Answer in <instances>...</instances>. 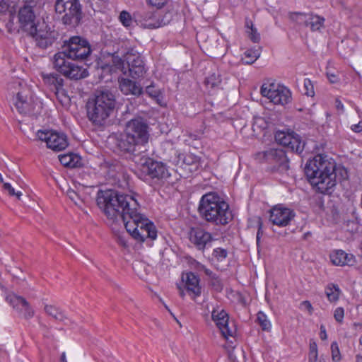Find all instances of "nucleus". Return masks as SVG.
<instances>
[{"label":"nucleus","mask_w":362,"mask_h":362,"mask_svg":"<svg viewBox=\"0 0 362 362\" xmlns=\"http://www.w3.org/2000/svg\"><path fill=\"white\" fill-rule=\"evenodd\" d=\"M138 197L134 192L124 194L113 190L100 191L97 204L108 218L120 217L127 231L135 240L139 242H144L147 238L154 240L157 238L156 226L140 213Z\"/></svg>","instance_id":"f257e3e1"},{"label":"nucleus","mask_w":362,"mask_h":362,"mask_svg":"<svg viewBox=\"0 0 362 362\" xmlns=\"http://www.w3.org/2000/svg\"><path fill=\"white\" fill-rule=\"evenodd\" d=\"M335 164L327 156L317 154L306 163L305 173L313 188L318 193L330 194L337 184Z\"/></svg>","instance_id":"f03ea898"},{"label":"nucleus","mask_w":362,"mask_h":362,"mask_svg":"<svg viewBox=\"0 0 362 362\" xmlns=\"http://www.w3.org/2000/svg\"><path fill=\"white\" fill-rule=\"evenodd\" d=\"M8 90L12 103L20 114L37 116L41 113L43 107L42 100L24 81H13L9 83Z\"/></svg>","instance_id":"7ed1b4c3"},{"label":"nucleus","mask_w":362,"mask_h":362,"mask_svg":"<svg viewBox=\"0 0 362 362\" xmlns=\"http://www.w3.org/2000/svg\"><path fill=\"white\" fill-rule=\"evenodd\" d=\"M112 64L103 66L104 70L109 69L110 72L119 70L133 78L142 77L146 73L144 62L141 56L134 49L127 48L122 45L120 49L114 52L112 56Z\"/></svg>","instance_id":"20e7f679"},{"label":"nucleus","mask_w":362,"mask_h":362,"mask_svg":"<svg viewBox=\"0 0 362 362\" xmlns=\"http://www.w3.org/2000/svg\"><path fill=\"white\" fill-rule=\"evenodd\" d=\"M199 212L206 221L226 225L232 219L229 205L215 192L204 194L199 204Z\"/></svg>","instance_id":"39448f33"},{"label":"nucleus","mask_w":362,"mask_h":362,"mask_svg":"<svg viewBox=\"0 0 362 362\" xmlns=\"http://www.w3.org/2000/svg\"><path fill=\"white\" fill-rule=\"evenodd\" d=\"M115 104V97L111 91H97L95 97L86 103L88 119L95 125H103L113 112Z\"/></svg>","instance_id":"423d86ee"},{"label":"nucleus","mask_w":362,"mask_h":362,"mask_svg":"<svg viewBox=\"0 0 362 362\" xmlns=\"http://www.w3.org/2000/svg\"><path fill=\"white\" fill-rule=\"evenodd\" d=\"M149 139L148 126L141 119H132L127 123L125 135L119 141V147L123 151L133 153L136 146L146 144Z\"/></svg>","instance_id":"0eeeda50"},{"label":"nucleus","mask_w":362,"mask_h":362,"mask_svg":"<svg viewBox=\"0 0 362 362\" xmlns=\"http://www.w3.org/2000/svg\"><path fill=\"white\" fill-rule=\"evenodd\" d=\"M136 163L135 174L142 180L156 179L165 180L170 176L167 166L162 162L153 160L146 156H136L134 158Z\"/></svg>","instance_id":"6e6552de"},{"label":"nucleus","mask_w":362,"mask_h":362,"mask_svg":"<svg viewBox=\"0 0 362 362\" xmlns=\"http://www.w3.org/2000/svg\"><path fill=\"white\" fill-rule=\"evenodd\" d=\"M54 69L64 76L72 80H79L88 76L86 68L78 65L71 59L64 58V53H56L53 59Z\"/></svg>","instance_id":"1a4fd4ad"},{"label":"nucleus","mask_w":362,"mask_h":362,"mask_svg":"<svg viewBox=\"0 0 362 362\" xmlns=\"http://www.w3.org/2000/svg\"><path fill=\"white\" fill-rule=\"evenodd\" d=\"M64 58L71 59H83L91 53V48L88 40L80 36L71 37L64 42L63 51Z\"/></svg>","instance_id":"9d476101"},{"label":"nucleus","mask_w":362,"mask_h":362,"mask_svg":"<svg viewBox=\"0 0 362 362\" xmlns=\"http://www.w3.org/2000/svg\"><path fill=\"white\" fill-rule=\"evenodd\" d=\"M261 95L274 105H285L291 100V93L286 86L267 81L261 86Z\"/></svg>","instance_id":"9b49d317"},{"label":"nucleus","mask_w":362,"mask_h":362,"mask_svg":"<svg viewBox=\"0 0 362 362\" xmlns=\"http://www.w3.org/2000/svg\"><path fill=\"white\" fill-rule=\"evenodd\" d=\"M42 48L51 46L58 37V33L45 21L40 22L28 33Z\"/></svg>","instance_id":"f8f14e48"},{"label":"nucleus","mask_w":362,"mask_h":362,"mask_svg":"<svg viewBox=\"0 0 362 362\" xmlns=\"http://www.w3.org/2000/svg\"><path fill=\"white\" fill-rule=\"evenodd\" d=\"M39 140L45 141L47 148L54 151L64 150L69 145L66 134L52 130H39L37 132Z\"/></svg>","instance_id":"ddd939ff"},{"label":"nucleus","mask_w":362,"mask_h":362,"mask_svg":"<svg viewBox=\"0 0 362 362\" xmlns=\"http://www.w3.org/2000/svg\"><path fill=\"white\" fill-rule=\"evenodd\" d=\"M275 140L279 144L288 147L296 153H300L303 151L304 143L301 141L300 136L293 131H276Z\"/></svg>","instance_id":"4468645a"},{"label":"nucleus","mask_w":362,"mask_h":362,"mask_svg":"<svg viewBox=\"0 0 362 362\" xmlns=\"http://www.w3.org/2000/svg\"><path fill=\"white\" fill-rule=\"evenodd\" d=\"M211 319L224 338L228 339L233 337L235 330L229 326L228 314L223 308L218 305L214 308L211 312Z\"/></svg>","instance_id":"2eb2a0df"},{"label":"nucleus","mask_w":362,"mask_h":362,"mask_svg":"<svg viewBox=\"0 0 362 362\" xmlns=\"http://www.w3.org/2000/svg\"><path fill=\"white\" fill-rule=\"evenodd\" d=\"M18 21L20 28L28 33L33 30V28L40 23L37 18L33 7L29 5H24L19 8Z\"/></svg>","instance_id":"dca6fc26"},{"label":"nucleus","mask_w":362,"mask_h":362,"mask_svg":"<svg viewBox=\"0 0 362 362\" xmlns=\"http://www.w3.org/2000/svg\"><path fill=\"white\" fill-rule=\"evenodd\" d=\"M5 300L17 313L25 318L33 317L34 310L23 297L18 296L14 293H9L5 296Z\"/></svg>","instance_id":"f3484780"},{"label":"nucleus","mask_w":362,"mask_h":362,"mask_svg":"<svg viewBox=\"0 0 362 362\" xmlns=\"http://www.w3.org/2000/svg\"><path fill=\"white\" fill-rule=\"evenodd\" d=\"M293 217L292 210L281 206H276L270 210L269 221L280 227L288 226Z\"/></svg>","instance_id":"a211bd4d"},{"label":"nucleus","mask_w":362,"mask_h":362,"mask_svg":"<svg viewBox=\"0 0 362 362\" xmlns=\"http://www.w3.org/2000/svg\"><path fill=\"white\" fill-rule=\"evenodd\" d=\"M189 239L199 250H204L212 240L210 233L201 228H192L189 233Z\"/></svg>","instance_id":"6ab92c4d"},{"label":"nucleus","mask_w":362,"mask_h":362,"mask_svg":"<svg viewBox=\"0 0 362 362\" xmlns=\"http://www.w3.org/2000/svg\"><path fill=\"white\" fill-rule=\"evenodd\" d=\"M56 11L69 17L78 16L81 12V6L78 0H57Z\"/></svg>","instance_id":"aec40b11"},{"label":"nucleus","mask_w":362,"mask_h":362,"mask_svg":"<svg viewBox=\"0 0 362 362\" xmlns=\"http://www.w3.org/2000/svg\"><path fill=\"white\" fill-rule=\"evenodd\" d=\"M182 281L185 282V288L192 298L201 295L202 288L199 284V278L192 272L186 273L182 276Z\"/></svg>","instance_id":"412c9836"},{"label":"nucleus","mask_w":362,"mask_h":362,"mask_svg":"<svg viewBox=\"0 0 362 362\" xmlns=\"http://www.w3.org/2000/svg\"><path fill=\"white\" fill-rule=\"evenodd\" d=\"M332 263L336 266H352L356 262L355 257L342 250H336L329 255Z\"/></svg>","instance_id":"4be33fe9"},{"label":"nucleus","mask_w":362,"mask_h":362,"mask_svg":"<svg viewBox=\"0 0 362 362\" xmlns=\"http://www.w3.org/2000/svg\"><path fill=\"white\" fill-rule=\"evenodd\" d=\"M119 87L124 95L139 96L143 93V88L139 83L126 78H119Z\"/></svg>","instance_id":"5701e85b"},{"label":"nucleus","mask_w":362,"mask_h":362,"mask_svg":"<svg viewBox=\"0 0 362 362\" xmlns=\"http://www.w3.org/2000/svg\"><path fill=\"white\" fill-rule=\"evenodd\" d=\"M137 21L144 28L154 29L161 26V22L152 11L144 12L139 16Z\"/></svg>","instance_id":"b1692460"},{"label":"nucleus","mask_w":362,"mask_h":362,"mask_svg":"<svg viewBox=\"0 0 362 362\" xmlns=\"http://www.w3.org/2000/svg\"><path fill=\"white\" fill-rule=\"evenodd\" d=\"M42 78L44 83L49 87L50 89L55 91L56 95L62 92L64 80L56 74H42Z\"/></svg>","instance_id":"393cba45"},{"label":"nucleus","mask_w":362,"mask_h":362,"mask_svg":"<svg viewBox=\"0 0 362 362\" xmlns=\"http://www.w3.org/2000/svg\"><path fill=\"white\" fill-rule=\"evenodd\" d=\"M267 156L268 158L271 157L283 169L288 168V159L284 151L281 149H270L267 152Z\"/></svg>","instance_id":"a878e982"},{"label":"nucleus","mask_w":362,"mask_h":362,"mask_svg":"<svg viewBox=\"0 0 362 362\" xmlns=\"http://www.w3.org/2000/svg\"><path fill=\"white\" fill-rule=\"evenodd\" d=\"M59 159L64 166L69 168H76L81 164V158L75 153L60 155Z\"/></svg>","instance_id":"bb28decb"},{"label":"nucleus","mask_w":362,"mask_h":362,"mask_svg":"<svg viewBox=\"0 0 362 362\" xmlns=\"http://www.w3.org/2000/svg\"><path fill=\"white\" fill-rule=\"evenodd\" d=\"M325 19L324 17L313 13H310L306 27H309L313 32H321L324 28Z\"/></svg>","instance_id":"cd10ccee"},{"label":"nucleus","mask_w":362,"mask_h":362,"mask_svg":"<svg viewBox=\"0 0 362 362\" xmlns=\"http://www.w3.org/2000/svg\"><path fill=\"white\" fill-rule=\"evenodd\" d=\"M309 16L310 13L305 12H290L288 13L289 20L299 26L306 27Z\"/></svg>","instance_id":"c85d7f7f"},{"label":"nucleus","mask_w":362,"mask_h":362,"mask_svg":"<svg viewBox=\"0 0 362 362\" xmlns=\"http://www.w3.org/2000/svg\"><path fill=\"white\" fill-rule=\"evenodd\" d=\"M325 292L327 300L331 303H336L338 301L341 294V290L339 287L334 284H329L325 287Z\"/></svg>","instance_id":"c756f323"},{"label":"nucleus","mask_w":362,"mask_h":362,"mask_svg":"<svg viewBox=\"0 0 362 362\" xmlns=\"http://www.w3.org/2000/svg\"><path fill=\"white\" fill-rule=\"evenodd\" d=\"M245 28L246 33L250 39L253 42H259V41L260 40V35L257 32V29L254 27L252 22L248 18H247L245 21Z\"/></svg>","instance_id":"7c9ffc66"},{"label":"nucleus","mask_w":362,"mask_h":362,"mask_svg":"<svg viewBox=\"0 0 362 362\" xmlns=\"http://www.w3.org/2000/svg\"><path fill=\"white\" fill-rule=\"evenodd\" d=\"M146 93L152 98L156 100V101L160 104V105H164L162 103L163 100V97L160 89L156 88L153 85H150L146 87Z\"/></svg>","instance_id":"2f4dec72"},{"label":"nucleus","mask_w":362,"mask_h":362,"mask_svg":"<svg viewBox=\"0 0 362 362\" xmlns=\"http://www.w3.org/2000/svg\"><path fill=\"white\" fill-rule=\"evenodd\" d=\"M260 56V51L259 49H250L244 53L243 60L247 64H251L255 62Z\"/></svg>","instance_id":"473e14b6"},{"label":"nucleus","mask_w":362,"mask_h":362,"mask_svg":"<svg viewBox=\"0 0 362 362\" xmlns=\"http://www.w3.org/2000/svg\"><path fill=\"white\" fill-rule=\"evenodd\" d=\"M257 320L259 326L264 331H270L272 329V323L267 316L262 311L258 312Z\"/></svg>","instance_id":"72a5a7b5"},{"label":"nucleus","mask_w":362,"mask_h":362,"mask_svg":"<svg viewBox=\"0 0 362 362\" xmlns=\"http://www.w3.org/2000/svg\"><path fill=\"white\" fill-rule=\"evenodd\" d=\"M221 78L220 75L213 73L209 74L205 79V85L208 88H215L221 84Z\"/></svg>","instance_id":"f704fd0d"},{"label":"nucleus","mask_w":362,"mask_h":362,"mask_svg":"<svg viewBox=\"0 0 362 362\" xmlns=\"http://www.w3.org/2000/svg\"><path fill=\"white\" fill-rule=\"evenodd\" d=\"M318 360V350L317 345L315 341H313L309 344V354L308 361L309 362H317Z\"/></svg>","instance_id":"c9c22d12"},{"label":"nucleus","mask_w":362,"mask_h":362,"mask_svg":"<svg viewBox=\"0 0 362 362\" xmlns=\"http://www.w3.org/2000/svg\"><path fill=\"white\" fill-rule=\"evenodd\" d=\"M45 310L48 315L56 320H62L64 319V314L54 306L46 305Z\"/></svg>","instance_id":"e433bc0d"},{"label":"nucleus","mask_w":362,"mask_h":362,"mask_svg":"<svg viewBox=\"0 0 362 362\" xmlns=\"http://www.w3.org/2000/svg\"><path fill=\"white\" fill-rule=\"evenodd\" d=\"M119 20L120 23L124 26V27H130L133 23V19L131 16V14L126 11H122L119 16Z\"/></svg>","instance_id":"4c0bfd02"},{"label":"nucleus","mask_w":362,"mask_h":362,"mask_svg":"<svg viewBox=\"0 0 362 362\" xmlns=\"http://www.w3.org/2000/svg\"><path fill=\"white\" fill-rule=\"evenodd\" d=\"M332 360L333 362H341V355L337 341L331 344Z\"/></svg>","instance_id":"58836bf2"},{"label":"nucleus","mask_w":362,"mask_h":362,"mask_svg":"<svg viewBox=\"0 0 362 362\" xmlns=\"http://www.w3.org/2000/svg\"><path fill=\"white\" fill-rule=\"evenodd\" d=\"M183 161L188 165H195L197 168L200 163V158L193 153L185 154Z\"/></svg>","instance_id":"ea45409f"},{"label":"nucleus","mask_w":362,"mask_h":362,"mask_svg":"<svg viewBox=\"0 0 362 362\" xmlns=\"http://www.w3.org/2000/svg\"><path fill=\"white\" fill-rule=\"evenodd\" d=\"M68 197L76 205L80 207L82 206L83 203V199L81 198L79 194L73 189L67 191Z\"/></svg>","instance_id":"a19ab883"},{"label":"nucleus","mask_w":362,"mask_h":362,"mask_svg":"<svg viewBox=\"0 0 362 362\" xmlns=\"http://www.w3.org/2000/svg\"><path fill=\"white\" fill-rule=\"evenodd\" d=\"M212 255L217 261L222 262L226 258L228 252L227 250L223 248L217 247L214 249Z\"/></svg>","instance_id":"79ce46f5"},{"label":"nucleus","mask_w":362,"mask_h":362,"mask_svg":"<svg viewBox=\"0 0 362 362\" xmlns=\"http://www.w3.org/2000/svg\"><path fill=\"white\" fill-rule=\"evenodd\" d=\"M304 88L305 90V94L308 96L313 97L315 95L314 86L309 78H305L303 81Z\"/></svg>","instance_id":"37998d69"},{"label":"nucleus","mask_w":362,"mask_h":362,"mask_svg":"<svg viewBox=\"0 0 362 362\" xmlns=\"http://www.w3.org/2000/svg\"><path fill=\"white\" fill-rule=\"evenodd\" d=\"M334 318L339 324H341L344 317V309L342 307H337L334 310Z\"/></svg>","instance_id":"c03bdc74"},{"label":"nucleus","mask_w":362,"mask_h":362,"mask_svg":"<svg viewBox=\"0 0 362 362\" xmlns=\"http://www.w3.org/2000/svg\"><path fill=\"white\" fill-rule=\"evenodd\" d=\"M4 188L5 190L8 191V194L11 196H16L18 199H21V197L22 196V192L21 191L16 192L14 188L11 186L10 183H4Z\"/></svg>","instance_id":"a18cd8bd"},{"label":"nucleus","mask_w":362,"mask_h":362,"mask_svg":"<svg viewBox=\"0 0 362 362\" xmlns=\"http://www.w3.org/2000/svg\"><path fill=\"white\" fill-rule=\"evenodd\" d=\"M147 4L151 6L156 7L158 8H163L167 4L169 0H146Z\"/></svg>","instance_id":"49530a36"},{"label":"nucleus","mask_w":362,"mask_h":362,"mask_svg":"<svg viewBox=\"0 0 362 362\" xmlns=\"http://www.w3.org/2000/svg\"><path fill=\"white\" fill-rule=\"evenodd\" d=\"M300 309L308 311L309 315H312L313 313V307L308 300H304L300 303Z\"/></svg>","instance_id":"de8ad7c7"},{"label":"nucleus","mask_w":362,"mask_h":362,"mask_svg":"<svg viewBox=\"0 0 362 362\" xmlns=\"http://www.w3.org/2000/svg\"><path fill=\"white\" fill-rule=\"evenodd\" d=\"M257 224H258V230L257 233L256 240H257V245H259L260 239L263 235V230H262L263 223H262L260 218H258Z\"/></svg>","instance_id":"09e8293b"},{"label":"nucleus","mask_w":362,"mask_h":362,"mask_svg":"<svg viewBox=\"0 0 362 362\" xmlns=\"http://www.w3.org/2000/svg\"><path fill=\"white\" fill-rule=\"evenodd\" d=\"M351 129L356 133L361 132H362V122H359L358 124H352L351 126Z\"/></svg>","instance_id":"8fccbe9b"},{"label":"nucleus","mask_w":362,"mask_h":362,"mask_svg":"<svg viewBox=\"0 0 362 362\" xmlns=\"http://www.w3.org/2000/svg\"><path fill=\"white\" fill-rule=\"evenodd\" d=\"M320 337L322 340H326L327 339V334L325 325H320Z\"/></svg>","instance_id":"3c124183"},{"label":"nucleus","mask_w":362,"mask_h":362,"mask_svg":"<svg viewBox=\"0 0 362 362\" xmlns=\"http://www.w3.org/2000/svg\"><path fill=\"white\" fill-rule=\"evenodd\" d=\"M8 8V4L5 0H0V13L6 12Z\"/></svg>","instance_id":"603ef678"},{"label":"nucleus","mask_w":362,"mask_h":362,"mask_svg":"<svg viewBox=\"0 0 362 362\" xmlns=\"http://www.w3.org/2000/svg\"><path fill=\"white\" fill-rule=\"evenodd\" d=\"M327 78L329 79V81H330V83H335L338 82V81H339L337 76L335 75L334 74L327 72Z\"/></svg>","instance_id":"864d4df0"},{"label":"nucleus","mask_w":362,"mask_h":362,"mask_svg":"<svg viewBox=\"0 0 362 362\" xmlns=\"http://www.w3.org/2000/svg\"><path fill=\"white\" fill-rule=\"evenodd\" d=\"M6 28L9 33H12L13 30V22L12 20L9 21L6 25Z\"/></svg>","instance_id":"5fc2aeb1"},{"label":"nucleus","mask_w":362,"mask_h":362,"mask_svg":"<svg viewBox=\"0 0 362 362\" xmlns=\"http://www.w3.org/2000/svg\"><path fill=\"white\" fill-rule=\"evenodd\" d=\"M335 105H336V107L338 110H342L344 109V105L342 104V103L339 99L336 100Z\"/></svg>","instance_id":"6e6d98bb"},{"label":"nucleus","mask_w":362,"mask_h":362,"mask_svg":"<svg viewBox=\"0 0 362 362\" xmlns=\"http://www.w3.org/2000/svg\"><path fill=\"white\" fill-rule=\"evenodd\" d=\"M119 243L123 245L124 247H127L128 245L127 240H125L123 238L119 237Z\"/></svg>","instance_id":"4d7b16f0"},{"label":"nucleus","mask_w":362,"mask_h":362,"mask_svg":"<svg viewBox=\"0 0 362 362\" xmlns=\"http://www.w3.org/2000/svg\"><path fill=\"white\" fill-rule=\"evenodd\" d=\"M60 361H61V362H68L66 360V356L65 352H63L62 354Z\"/></svg>","instance_id":"13d9d810"},{"label":"nucleus","mask_w":362,"mask_h":362,"mask_svg":"<svg viewBox=\"0 0 362 362\" xmlns=\"http://www.w3.org/2000/svg\"><path fill=\"white\" fill-rule=\"evenodd\" d=\"M356 362H362V355L361 354H357L356 356Z\"/></svg>","instance_id":"bf43d9fd"},{"label":"nucleus","mask_w":362,"mask_h":362,"mask_svg":"<svg viewBox=\"0 0 362 362\" xmlns=\"http://www.w3.org/2000/svg\"><path fill=\"white\" fill-rule=\"evenodd\" d=\"M339 170H341L343 171V173H344V175H346V177L347 176V172L345 169H339Z\"/></svg>","instance_id":"052dcab7"},{"label":"nucleus","mask_w":362,"mask_h":362,"mask_svg":"<svg viewBox=\"0 0 362 362\" xmlns=\"http://www.w3.org/2000/svg\"><path fill=\"white\" fill-rule=\"evenodd\" d=\"M0 182H2V183H4V182L3 175H1V173H0Z\"/></svg>","instance_id":"680f3d73"},{"label":"nucleus","mask_w":362,"mask_h":362,"mask_svg":"<svg viewBox=\"0 0 362 362\" xmlns=\"http://www.w3.org/2000/svg\"><path fill=\"white\" fill-rule=\"evenodd\" d=\"M180 296H181L182 298L185 296V293H184V291H183L182 290V291H180Z\"/></svg>","instance_id":"e2e57ef3"},{"label":"nucleus","mask_w":362,"mask_h":362,"mask_svg":"<svg viewBox=\"0 0 362 362\" xmlns=\"http://www.w3.org/2000/svg\"><path fill=\"white\" fill-rule=\"evenodd\" d=\"M360 344H362V337L360 339Z\"/></svg>","instance_id":"0e129e2a"}]
</instances>
